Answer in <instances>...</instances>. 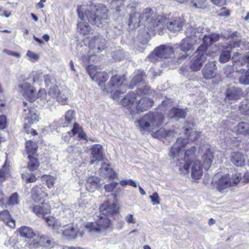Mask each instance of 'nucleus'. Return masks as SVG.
I'll return each mask as SVG.
<instances>
[{"instance_id": "obj_28", "label": "nucleus", "mask_w": 249, "mask_h": 249, "mask_svg": "<svg viewBox=\"0 0 249 249\" xmlns=\"http://www.w3.org/2000/svg\"><path fill=\"white\" fill-rule=\"evenodd\" d=\"M109 78L108 74L105 71L96 72L92 76V80L98 83L101 89H103L107 85H104L105 82Z\"/></svg>"}, {"instance_id": "obj_30", "label": "nucleus", "mask_w": 249, "mask_h": 249, "mask_svg": "<svg viewBox=\"0 0 249 249\" xmlns=\"http://www.w3.org/2000/svg\"><path fill=\"white\" fill-rule=\"evenodd\" d=\"M175 132L173 130L166 131L163 128H160L159 130L152 133V135L154 138L158 139L166 138L170 139L175 136Z\"/></svg>"}, {"instance_id": "obj_63", "label": "nucleus", "mask_w": 249, "mask_h": 249, "mask_svg": "<svg viewBox=\"0 0 249 249\" xmlns=\"http://www.w3.org/2000/svg\"><path fill=\"white\" fill-rule=\"evenodd\" d=\"M149 198L151 199L153 205H157L160 203V199L157 193L155 192L152 195L150 196Z\"/></svg>"}, {"instance_id": "obj_18", "label": "nucleus", "mask_w": 249, "mask_h": 249, "mask_svg": "<svg viewBox=\"0 0 249 249\" xmlns=\"http://www.w3.org/2000/svg\"><path fill=\"white\" fill-rule=\"evenodd\" d=\"M230 161L236 167H242L245 165L246 157L240 152H233L231 154Z\"/></svg>"}, {"instance_id": "obj_32", "label": "nucleus", "mask_w": 249, "mask_h": 249, "mask_svg": "<svg viewBox=\"0 0 249 249\" xmlns=\"http://www.w3.org/2000/svg\"><path fill=\"white\" fill-rule=\"evenodd\" d=\"M108 10L107 7L103 4L99 5L96 8V18H94V21L99 20L101 18L104 21L107 18Z\"/></svg>"}, {"instance_id": "obj_47", "label": "nucleus", "mask_w": 249, "mask_h": 249, "mask_svg": "<svg viewBox=\"0 0 249 249\" xmlns=\"http://www.w3.org/2000/svg\"><path fill=\"white\" fill-rule=\"evenodd\" d=\"M190 6L195 9H204L207 6L206 0H191Z\"/></svg>"}, {"instance_id": "obj_24", "label": "nucleus", "mask_w": 249, "mask_h": 249, "mask_svg": "<svg viewBox=\"0 0 249 249\" xmlns=\"http://www.w3.org/2000/svg\"><path fill=\"white\" fill-rule=\"evenodd\" d=\"M31 208L34 213L40 217L44 218L45 215L51 211L50 207L47 204L35 205L33 206Z\"/></svg>"}, {"instance_id": "obj_58", "label": "nucleus", "mask_w": 249, "mask_h": 249, "mask_svg": "<svg viewBox=\"0 0 249 249\" xmlns=\"http://www.w3.org/2000/svg\"><path fill=\"white\" fill-rule=\"evenodd\" d=\"M125 57V53L123 50L117 51L113 54L114 59L117 61H120Z\"/></svg>"}, {"instance_id": "obj_60", "label": "nucleus", "mask_w": 249, "mask_h": 249, "mask_svg": "<svg viewBox=\"0 0 249 249\" xmlns=\"http://www.w3.org/2000/svg\"><path fill=\"white\" fill-rule=\"evenodd\" d=\"M43 178L46 180L48 187L50 189L52 188L53 186L54 178L52 176L46 175L43 176Z\"/></svg>"}, {"instance_id": "obj_17", "label": "nucleus", "mask_w": 249, "mask_h": 249, "mask_svg": "<svg viewBox=\"0 0 249 249\" xmlns=\"http://www.w3.org/2000/svg\"><path fill=\"white\" fill-rule=\"evenodd\" d=\"M100 212L102 214L109 216L118 213L119 207L115 203H110L107 201L104 202L99 208Z\"/></svg>"}, {"instance_id": "obj_48", "label": "nucleus", "mask_w": 249, "mask_h": 249, "mask_svg": "<svg viewBox=\"0 0 249 249\" xmlns=\"http://www.w3.org/2000/svg\"><path fill=\"white\" fill-rule=\"evenodd\" d=\"M185 134L188 137V139L192 141L196 140L200 136L199 133L192 128H186Z\"/></svg>"}, {"instance_id": "obj_14", "label": "nucleus", "mask_w": 249, "mask_h": 249, "mask_svg": "<svg viewBox=\"0 0 249 249\" xmlns=\"http://www.w3.org/2000/svg\"><path fill=\"white\" fill-rule=\"evenodd\" d=\"M136 101L137 95L130 92L122 100L121 104L124 107H127L131 114H134Z\"/></svg>"}, {"instance_id": "obj_29", "label": "nucleus", "mask_w": 249, "mask_h": 249, "mask_svg": "<svg viewBox=\"0 0 249 249\" xmlns=\"http://www.w3.org/2000/svg\"><path fill=\"white\" fill-rule=\"evenodd\" d=\"M184 23V20L178 18L168 21L167 28L171 31L178 32L182 29Z\"/></svg>"}, {"instance_id": "obj_12", "label": "nucleus", "mask_w": 249, "mask_h": 249, "mask_svg": "<svg viewBox=\"0 0 249 249\" xmlns=\"http://www.w3.org/2000/svg\"><path fill=\"white\" fill-rule=\"evenodd\" d=\"M28 81L29 78L24 80L19 84V88L23 96L28 99L30 102H32L36 99V90L31 86Z\"/></svg>"}, {"instance_id": "obj_38", "label": "nucleus", "mask_w": 249, "mask_h": 249, "mask_svg": "<svg viewBox=\"0 0 249 249\" xmlns=\"http://www.w3.org/2000/svg\"><path fill=\"white\" fill-rule=\"evenodd\" d=\"M36 97V98L42 101L44 104H47L49 107L53 105V101H52L51 97H48V94L46 93L44 89H39Z\"/></svg>"}, {"instance_id": "obj_3", "label": "nucleus", "mask_w": 249, "mask_h": 249, "mask_svg": "<svg viewBox=\"0 0 249 249\" xmlns=\"http://www.w3.org/2000/svg\"><path fill=\"white\" fill-rule=\"evenodd\" d=\"M163 115L148 113L139 120V129L141 131H153L163 123Z\"/></svg>"}, {"instance_id": "obj_9", "label": "nucleus", "mask_w": 249, "mask_h": 249, "mask_svg": "<svg viewBox=\"0 0 249 249\" xmlns=\"http://www.w3.org/2000/svg\"><path fill=\"white\" fill-rule=\"evenodd\" d=\"M125 10L130 13L128 21L129 26H132L133 27H137L141 24L142 25L141 14L137 10L134 4H126Z\"/></svg>"}, {"instance_id": "obj_37", "label": "nucleus", "mask_w": 249, "mask_h": 249, "mask_svg": "<svg viewBox=\"0 0 249 249\" xmlns=\"http://www.w3.org/2000/svg\"><path fill=\"white\" fill-rule=\"evenodd\" d=\"M0 220L2 221L10 227H15V220L11 218L7 210H4L0 213Z\"/></svg>"}, {"instance_id": "obj_35", "label": "nucleus", "mask_w": 249, "mask_h": 249, "mask_svg": "<svg viewBox=\"0 0 249 249\" xmlns=\"http://www.w3.org/2000/svg\"><path fill=\"white\" fill-rule=\"evenodd\" d=\"M103 147L101 145L96 144L93 145L91 149L92 157L98 161H101L103 159Z\"/></svg>"}, {"instance_id": "obj_51", "label": "nucleus", "mask_w": 249, "mask_h": 249, "mask_svg": "<svg viewBox=\"0 0 249 249\" xmlns=\"http://www.w3.org/2000/svg\"><path fill=\"white\" fill-rule=\"evenodd\" d=\"M239 83L243 85H249V69L247 71L243 70L241 76L239 78Z\"/></svg>"}, {"instance_id": "obj_31", "label": "nucleus", "mask_w": 249, "mask_h": 249, "mask_svg": "<svg viewBox=\"0 0 249 249\" xmlns=\"http://www.w3.org/2000/svg\"><path fill=\"white\" fill-rule=\"evenodd\" d=\"M234 131L239 135L249 136V124L241 122L239 123L234 128Z\"/></svg>"}, {"instance_id": "obj_49", "label": "nucleus", "mask_w": 249, "mask_h": 249, "mask_svg": "<svg viewBox=\"0 0 249 249\" xmlns=\"http://www.w3.org/2000/svg\"><path fill=\"white\" fill-rule=\"evenodd\" d=\"M60 93V91L59 90L57 86H53L50 88V90L48 93V97L52 98V101H53V103L54 102L55 99H57V97Z\"/></svg>"}, {"instance_id": "obj_19", "label": "nucleus", "mask_w": 249, "mask_h": 249, "mask_svg": "<svg viewBox=\"0 0 249 249\" xmlns=\"http://www.w3.org/2000/svg\"><path fill=\"white\" fill-rule=\"evenodd\" d=\"M215 62H209L206 64L202 70L204 77L207 79H210L214 77L216 74Z\"/></svg>"}, {"instance_id": "obj_1", "label": "nucleus", "mask_w": 249, "mask_h": 249, "mask_svg": "<svg viewBox=\"0 0 249 249\" xmlns=\"http://www.w3.org/2000/svg\"><path fill=\"white\" fill-rule=\"evenodd\" d=\"M188 142V140L187 139H182L181 137L178 139L176 143L171 148L169 153L172 163L178 168L179 174L184 175L189 173L191 162L180 157L183 155V148Z\"/></svg>"}, {"instance_id": "obj_8", "label": "nucleus", "mask_w": 249, "mask_h": 249, "mask_svg": "<svg viewBox=\"0 0 249 249\" xmlns=\"http://www.w3.org/2000/svg\"><path fill=\"white\" fill-rule=\"evenodd\" d=\"M174 53L173 48L169 45H161L157 47L147 57L148 61L155 62L170 57Z\"/></svg>"}, {"instance_id": "obj_50", "label": "nucleus", "mask_w": 249, "mask_h": 249, "mask_svg": "<svg viewBox=\"0 0 249 249\" xmlns=\"http://www.w3.org/2000/svg\"><path fill=\"white\" fill-rule=\"evenodd\" d=\"M69 90L68 89L62 90L57 97V101L62 105H65L67 103Z\"/></svg>"}, {"instance_id": "obj_59", "label": "nucleus", "mask_w": 249, "mask_h": 249, "mask_svg": "<svg viewBox=\"0 0 249 249\" xmlns=\"http://www.w3.org/2000/svg\"><path fill=\"white\" fill-rule=\"evenodd\" d=\"M18 195L17 193H14L9 198L8 203L10 205H15L19 203Z\"/></svg>"}, {"instance_id": "obj_4", "label": "nucleus", "mask_w": 249, "mask_h": 249, "mask_svg": "<svg viewBox=\"0 0 249 249\" xmlns=\"http://www.w3.org/2000/svg\"><path fill=\"white\" fill-rule=\"evenodd\" d=\"M124 76L122 75H114L112 76L107 87H105L103 89L104 92H110L112 97L114 99H117L119 98L121 94L124 93L123 91L117 89L118 88L121 86H124Z\"/></svg>"}, {"instance_id": "obj_15", "label": "nucleus", "mask_w": 249, "mask_h": 249, "mask_svg": "<svg viewBox=\"0 0 249 249\" xmlns=\"http://www.w3.org/2000/svg\"><path fill=\"white\" fill-rule=\"evenodd\" d=\"M46 188L41 184L36 185L31 189V197L35 202H38L48 196Z\"/></svg>"}, {"instance_id": "obj_7", "label": "nucleus", "mask_w": 249, "mask_h": 249, "mask_svg": "<svg viewBox=\"0 0 249 249\" xmlns=\"http://www.w3.org/2000/svg\"><path fill=\"white\" fill-rule=\"evenodd\" d=\"M142 25L149 30H152L154 28L159 25L160 19H158L159 16L151 8L144 9L141 14Z\"/></svg>"}, {"instance_id": "obj_34", "label": "nucleus", "mask_w": 249, "mask_h": 249, "mask_svg": "<svg viewBox=\"0 0 249 249\" xmlns=\"http://www.w3.org/2000/svg\"><path fill=\"white\" fill-rule=\"evenodd\" d=\"M85 15L86 16L88 20L91 22V24H93L96 25L98 27H103L105 25V23H106L105 20L104 21L101 18H100L99 20L94 21V18H96V16L92 14V13L89 11L87 10L85 11Z\"/></svg>"}, {"instance_id": "obj_26", "label": "nucleus", "mask_w": 249, "mask_h": 249, "mask_svg": "<svg viewBox=\"0 0 249 249\" xmlns=\"http://www.w3.org/2000/svg\"><path fill=\"white\" fill-rule=\"evenodd\" d=\"M204 28L203 27L199 26L197 28H195L192 26H189L187 28L185 31V34L186 35V37H189V38H195V39H197V37L198 39H201L202 37V35H199L201 33H203L204 32L203 30Z\"/></svg>"}, {"instance_id": "obj_13", "label": "nucleus", "mask_w": 249, "mask_h": 249, "mask_svg": "<svg viewBox=\"0 0 249 249\" xmlns=\"http://www.w3.org/2000/svg\"><path fill=\"white\" fill-rule=\"evenodd\" d=\"M24 108L23 109L22 116L24 118L25 123L29 124H34L38 121L39 117L36 114V111L34 108L29 107V106L25 102H23Z\"/></svg>"}, {"instance_id": "obj_55", "label": "nucleus", "mask_w": 249, "mask_h": 249, "mask_svg": "<svg viewBox=\"0 0 249 249\" xmlns=\"http://www.w3.org/2000/svg\"><path fill=\"white\" fill-rule=\"evenodd\" d=\"M231 58V52L229 50H225L221 52L219 60L221 63L228 62Z\"/></svg>"}, {"instance_id": "obj_21", "label": "nucleus", "mask_w": 249, "mask_h": 249, "mask_svg": "<svg viewBox=\"0 0 249 249\" xmlns=\"http://www.w3.org/2000/svg\"><path fill=\"white\" fill-rule=\"evenodd\" d=\"M126 3H128L126 0H111L109 2V6L111 9L115 10V14L124 16V13L123 11L124 10V5ZM127 4H128L127 3Z\"/></svg>"}, {"instance_id": "obj_43", "label": "nucleus", "mask_w": 249, "mask_h": 249, "mask_svg": "<svg viewBox=\"0 0 249 249\" xmlns=\"http://www.w3.org/2000/svg\"><path fill=\"white\" fill-rule=\"evenodd\" d=\"M37 144L32 141H29L26 142L25 149L27 153L29 155H34L36 153L37 150Z\"/></svg>"}, {"instance_id": "obj_22", "label": "nucleus", "mask_w": 249, "mask_h": 249, "mask_svg": "<svg viewBox=\"0 0 249 249\" xmlns=\"http://www.w3.org/2000/svg\"><path fill=\"white\" fill-rule=\"evenodd\" d=\"M153 104V101L149 98H142L136 103V108L138 111L144 112L151 108Z\"/></svg>"}, {"instance_id": "obj_54", "label": "nucleus", "mask_w": 249, "mask_h": 249, "mask_svg": "<svg viewBox=\"0 0 249 249\" xmlns=\"http://www.w3.org/2000/svg\"><path fill=\"white\" fill-rule=\"evenodd\" d=\"M196 150V149L195 146H192L190 149H188L185 153V160L190 161V162L192 160H192V159L194 157Z\"/></svg>"}, {"instance_id": "obj_33", "label": "nucleus", "mask_w": 249, "mask_h": 249, "mask_svg": "<svg viewBox=\"0 0 249 249\" xmlns=\"http://www.w3.org/2000/svg\"><path fill=\"white\" fill-rule=\"evenodd\" d=\"M242 91L240 89L236 87H229L226 90V97L229 100L238 99L241 95Z\"/></svg>"}, {"instance_id": "obj_41", "label": "nucleus", "mask_w": 249, "mask_h": 249, "mask_svg": "<svg viewBox=\"0 0 249 249\" xmlns=\"http://www.w3.org/2000/svg\"><path fill=\"white\" fill-rule=\"evenodd\" d=\"M170 117L174 119H183L186 116L185 112L182 109L173 108L170 111Z\"/></svg>"}, {"instance_id": "obj_2", "label": "nucleus", "mask_w": 249, "mask_h": 249, "mask_svg": "<svg viewBox=\"0 0 249 249\" xmlns=\"http://www.w3.org/2000/svg\"><path fill=\"white\" fill-rule=\"evenodd\" d=\"M218 175H215L213 179V186L219 192L226 191L230 187L233 186L240 182L241 173L236 171L234 173L227 174L220 178Z\"/></svg>"}, {"instance_id": "obj_25", "label": "nucleus", "mask_w": 249, "mask_h": 249, "mask_svg": "<svg viewBox=\"0 0 249 249\" xmlns=\"http://www.w3.org/2000/svg\"><path fill=\"white\" fill-rule=\"evenodd\" d=\"M100 180L99 178L95 176L89 177L85 184L86 188L89 192H93L100 187Z\"/></svg>"}, {"instance_id": "obj_45", "label": "nucleus", "mask_w": 249, "mask_h": 249, "mask_svg": "<svg viewBox=\"0 0 249 249\" xmlns=\"http://www.w3.org/2000/svg\"><path fill=\"white\" fill-rule=\"evenodd\" d=\"M43 75L44 74L40 71H33L29 74L27 78H29V80L32 78V82L33 83H39L42 81Z\"/></svg>"}, {"instance_id": "obj_36", "label": "nucleus", "mask_w": 249, "mask_h": 249, "mask_svg": "<svg viewBox=\"0 0 249 249\" xmlns=\"http://www.w3.org/2000/svg\"><path fill=\"white\" fill-rule=\"evenodd\" d=\"M44 218L48 225L54 230H58L60 227L65 226L64 224L61 223L53 216H47Z\"/></svg>"}, {"instance_id": "obj_44", "label": "nucleus", "mask_w": 249, "mask_h": 249, "mask_svg": "<svg viewBox=\"0 0 249 249\" xmlns=\"http://www.w3.org/2000/svg\"><path fill=\"white\" fill-rule=\"evenodd\" d=\"M145 77V74L142 71H141L136 74L131 81L129 88L130 89H133L138 83L143 81L144 80Z\"/></svg>"}, {"instance_id": "obj_52", "label": "nucleus", "mask_w": 249, "mask_h": 249, "mask_svg": "<svg viewBox=\"0 0 249 249\" xmlns=\"http://www.w3.org/2000/svg\"><path fill=\"white\" fill-rule=\"evenodd\" d=\"M78 31L83 35H87L90 31V28L89 24L86 23L80 22L77 24Z\"/></svg>"}, {"instance_id": "obj_20", "label": "nucleus", "mask_w": 249, "mask_h": 249, "mask_svg": "<svg viewBox=\"0 0 249 249\" xmlns=\"http://www.w3.org/2000/svg\"><path fill=\"white\" fill-rule=\"evenodd\" d=\"M192 177L196 179H199L202 176V166L200 161L192 160L191 162Z\"/></svg>"}, {"instance_id": "obj_5", "label": "nucleus", "mask_w": 249, "mask_h": 249, "mask_svg": "<svg viewBox=\"0 0 249 249\" xmlns=\"http://www.w3.org/2000/svg\"><path fill=\"white\" fill-rule=\"evenodd\" d=\"M97 217L95 223H89L85 225L88 232H99L110 227L111 221L107 216L101 213Z\"/></svg>"}, {"instance_id": "obj_11", "label": "nucleus", "mask_w": 249, "mask_h": 249, "mask_svg": "<svg viewBox=\"0 0 249 249\" xmlns=\"http://www.w3.org/2000/svg\"><path fill=\"white\" fill-rule=\"evenodd\" d=\"M197 39L195 38H189V37L183 39L179 45L180 50L183 52L180 53L179 56L178 58L177 62L180 63L182 59H184L189 57V54L187 52L194 49V45L196 42Z\"/></svg>"}, {"instance_id": "obj_56", "label": "nucleus", "mask_w": 249, "mask_h": 249, "mask_svg": "<svg viewBox=\"0 0 249 249\" xmlns=\"http://www.w3.org/2000/svg\"><path fill=\"white\" fill-rule=\"evenodd\" d=\"M62 215L63 217L66 218L65 220L66 222L71 221V219L73 216V211L70 209H66L63 211Z\"/></svg>"}, {"instance_id": "obj_42", "label": "nucleus", "mask_w": 249, "mask_h": 249, "mask_svg": "<svg viewBox=\"0 0 249 249\" xmlns=\"http://www.w3.org/2000/svg\"><path fill=\"white\" fill-rule=\"evenodd\" d=\"M29 161L27 168L31 171H34L37 170L39 166V162L37 159L29 155L28 156Z\"/></svg>"}, {"instance_id": "obj_40", "label": "nucleus", "mask_w": 249, "mask_h": 249, "mask_svg": "<svg viewBox=\"0 0 249 249\" xmlns=\"http://www.w3.org/2000/svg\"><path fill=\"white\" fill-rule=\"evenodd\" d=\"M20 236L27 238H32L36 236V234L33 230L27 226H22L18 230Z\"/></svg>"}, {"instance_id": "obj_39", "label": "nucleus", "mask_w": 249, "mask_h": 249, "mask_svg": "<svg viewBox=\"0 0 249 249\" xmlns=\"http://www.w3.org/2000/svg\"><path fill=\"white\" fill-rule=\"evenodd\" d=\"M74 115L75 113L73 110H69L65 114V121H63V119L60 120V125L63 127L68 126L74 120Z\"/></svg>"}, {"instance_id": "obj_46", "label": "nucleus", "mask_w": 249, "mask_h": 249, "mask_svg": "<svg viewBox=\"0 0 249 249\" xmlns=\"http://www.w3.org/2000/svg\"><path fill=\"white\" fill-rule=\"evenodd\" d=\"M213 159L212 153L210 150H207L205 154L203 156L204 167L205 169H208L211 165Z\"/></svg>"}, {"instance_id": "obj_64", "label": "nucleus", "mask_w": 249, "mask_h": 249, "mask_svg": "<svg viewBox=\"0 0 249 249\" xmlns=\"http://www.w3.org/2000/svg\"><path fill=\"white\" fill-rule=\"evenodd\" d=\"M26 55L32 61H36L39 58L38 54L31 51H28Z\"/></svg>"}, {"instance_id": "obj_16", "label": "nucleus", "mask_w": 249, "mask_h": 249, "mask_svg": "<svg viewBox=\"0 0 249 249\" xmlns=\"http://www.w3.org/2000/svg\"><path fill=\"white\" fill-rule=\"evenodd\" d=\"M78 134V137L80 140L88 141L86 133L83 131L82 128L77 123H74L71 132L68 131L66 134L62 135V138L65 141H68L71 137Z\"/></svg>"}, {"instance_id": "obj_62", "label": "nucleus", "mask_w": 249, "mask_h": 249, "mask_svg": "<svg viewBox=\"0 0 249 249\" xmlns=\"http://www.w3.org/2000/svg\"><path fill=\"white\" fill-rule=\"evenodd\" d=\"M204 45H201V46H205L206 47V50L207 49V47L211 45L213 42L209 35H205L202 37Z\"/></svg>"}, {"instance_id": "obj_23", "label": "nucleus", "mask_w": 249, "mask_h": 249, "mask_svg": "<svg viewBox=\"0 0 249 249\" xmlns=\"http://www.w3.org/2000/svg\"><path fill=\"white\" fill-rule=\"evenodd\" d=\"M105 44L106 40L101 36H94L90 40L89 47L99 52L104 49Z\"/></svg>"}, {"instance_id": "obj_61", "label": "nucleus", "mask_w": 249, "mask_h": 249, "mask_svg": "<svg viewBox=\"0 0 249 249\" xmlns=\"http://www.w3.org/2000/svg\"><path fill=\"white\" fill-rule=\"evenodd\" d=\"M230 15V12L226 7H223L217 12V15L221 17H228Z\"/></svg>"}, {"instance_id": "obj_6", "label": "nucleus", "mask_w": 249, "mask_h": 249, "mask_svg": "<svg viewBox=\"0 0 249 249\" xmlns=\"http://www.w3.org/2000/svg\"><path fill=\"white\" fill-rule=\"evenodd\" d=\"M208 56L206 52V47L200 46L195 53L190 62V67L191 70L194 71H199Z\"/></svg>"}, {"instance_id": "obj_57", "label": "nucleus", "mask_w": 249, "mask_h": 249, "mask_svg": "<svg viewBox=\"0 0 249 249\" xmlns=\"http://www.w3.org/2000/svg\"><path fill=\"white\" fill-rule=\"evenodd\" d=\"M82 149L79 144L74 145H70L67 148V151L70 153H79L82 151Z\"/></svg>"}, {"instance_id": "obj_27", "label": "nucleus", "mask_w": 249, "mask_h": 249, "mask_svg": "<svg viewBox=\"0 0 249 249\" xmlns=\"http://www.w3.org/2000/svg\"><path fill=\"white\" fill-rule=\"evenodd\" d=\"M84 233L82 231L79 232L77 228H75L73 226H70L63 231V234L66 236L67 239L71 240L75 239L77 237H82Z\"/></svg>"}, {"instance_id": "obj_10", "label": "nucleus", "mask_w": 249, "mask_h": 249, "mask_svg": "<svg viewBox=\"0 0 249 249\" xmlns=\"http://www.w3.org/2000/svg\"><path fill=\"white\" fill-rule=\"evenodd\" d=\"M53 241L49 237L40 235L26 243L25 247L28 249H36L40 247L51 248L53 246Z\"/></svg>"}, {"instance_id": "obj_53", "label": "nucleus", "mask_w": 249, "mask_h": 249, "mask_svg": "<svg viewBox=\"0 0 249 249\" xmlns=\"http://www.w3.org/2000/svg\"><path fill=\"white\" fill-rule=\"evenodd\" d=\"M22 178L26 183L35 182L37 177L33 173H25L22 174Z\"/></svg>"}]
</instances>
